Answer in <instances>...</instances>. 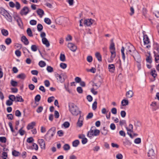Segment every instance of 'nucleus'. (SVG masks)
Instances as JSON below:
<instances>
[{
  "label": "nucleus",
  "mask_w": 159,
  "mask_h": 159,
  "mask_svg": "<svg viewBox=\"0 0 159 159\" xmlns=\"http://www.w3.org/2000/svg\"><path fill=\"white\" fill-rule=\"evenodd\" d=\"M125 49L126 55L129 54L133 57L137 62H139L140 61V56L133 45L130 43L127 44Z\"/></svg>",
  "instance_id": "obj_1"
},
{
  "label": "nucleus",
  "mask_w": 159,
  "mask_h": 159,
  "mask_svg": "<svg viewBox=\"0 0 159 159\" xmlns=\"http://www.w3.org/2000/svg\"><path fill=\"white\" fill-rule=\"evenodd\" d=\"M56 130L55 127H52L50 129L44 136V138L45 140L48 141H50L55 134Z\"/></svg>",
  "instance_id": "obj_2"
},
{
  "label": "nucleus",
  "mask_w": 159,
  "mask_h": 159,
  "mask_svg": "<svg viewBox=\"0 0 159 159\" xmlns=\"http://www.w3.org/2000/svg\"><path fill=\"white\" fill-rule=\"evenodd\" d=\"M69 107L70 111L73 116H76L80 112L77 106L73 103L69 104Z\"/></svg>",
  "instance_id": "obj_3"
},
{
  "label": "nucleus",
  "mask_w": 159,
  "mask_h": 159,
  "mask_svg": "<svg viewBox=\"0 0 159 159\" xmlns=\"http://www.w3.org/2000/svg\"><path fill=\"white\" fill-rule=\"evenodd\" d=\"M100 131L97 129L95 126H92L87 134V136L90 139L94 136H97L99 134Z\"/></svg>",
  "instance_id": "obj_4"
},
{
  "label": "nucleus",
  "mask_w": 159,
  "mask_h": 159,
  "mask_svg": "<svg viewBox=\"0 0 159 159\" xmlns=\"http://www.w3.org/2000/svg\"><path fill=\"white\" fill-rule=\"evenodd\" d=\"M0 13L4 16L8 21L12 22L11 16L7 11L1 7H0Z\"/></svg>",
  "instance_id": "obj_5"
},
{
  "label": "nucleus",
  "mask_w": 159,
  "mask_h": 159,
  "mask_svg": "<svg viewBox=\"0 0 159 159\" xmlns=\"http://www.w3.org/2000/svg\"><path fill=\"white\" fill-rule=\"evenodd\" d=\"M109 48L110 50V52L111 53V59L113 61L116 57V53L115 44L112 41L111 43Z\"/></svg>",
  "instance_id": "obj_6"
},
{
  "label": "nucleus",
  "mask_w": 159,
  "mask_h": 159,
  "mask_svg": "<svg viewBox=\"0 0 159 159\" xmlns=\"http://www.w3.org/2000/svg\"><path fill=\"white\" fill-rule=\"evenodd\" d=\"M143 40L144 45L146 48L149 49L151 47V43L147 35H145L143 36Z\"/></svg>",
  "instance_id": "obj_7"
},
{
  "label": "nucleus",
  "mask_w": 159,
  "mask_h": 159,
  "mask_svg": "<svg viewBox=\"0 0 159 159\" xmlns=\"http://www.w3.org/2000/svg\"><path fill=\"white\" fill-rule=\"evenodd\" d=\"M55 76L57 80L61 83H63L66 78V75L62 74L60 75L57 74L55 75Z\"/></svg>",
  "instance_id": "obj_8"
},
{
  "label": "nucleus",
  "mask_w": 159,
  "mask_h": 159,
  "mask_svg": "<svg viewBox=\"0 0 159 159\" xmlns=\"http://www.w3.org/2000/svg\"><path fill=\"white\" fill-rule=\"evenodd\" d=\"M94 22V20L91 19H88L84 20L83 21V23L85 26H89L93 24Z\"/></svg>",
  "instance_id": "obj_9"
},
{
  "label": "nucleus",
  "mask_w": 159,
  "mask_h": 159,
  "mask_svg": "<svg viewBox=\"0 0 159 159\" xmlns=\"http://www.w3.org/2000/svg\"><path fill=\"white\" fill-rule=\"evenodd\" d=\"M148 156L150 158L149 159H155V154L154 150L152 149H150L148 152Z\"/></svg>",
  "instance_id": "obj_10"
},
{
  "label": "nucleus",
  "mask_w": 159,
  "mask_h": 159,
  "mask_svg": "<svg viewBox=\"0 0 159 159\" xmlns=\"http://www.w3.org/2000/svg\"><path fill=\"white\" fill-rule=\"evenodd\" d=\"M29 12V8L27 7H24L20 11V14L21 15H26Z\"/></svg>",
  "instance_id": "obj_11"
},
{
  "label": "nucleus",
  "mask_w": 159,
  "mask_h": 159,
  "mask_svg": "<svg viewBox=\"0 0 159 159\" xmlns=\"http://www.w3.org/2000/svg\"><path fill=\"white\" fill-rule=\"evenodd\" d=\"M92 86L93 87V88H94L95 89H97L99 88L101 85V80H98V82H93Z\"/></svg>",
  "instance_id": "obj_12"
},
{
  "label": "nucleus",
  "mask_w": 159,
  "mask_h": 159,
  "mask_svg": "<svg viewBox=\"0 0 159 159\" xmlns=\"http://www.w3.org/2000/svg\"><path fill=\"white\" fill-rule=\"evenodd\" d=\"M67 47L70 50L73 52H75L77 49V47L72 43H69Z\"/></svg>",
  "instance_id": "obj_13"
},
{
  "label": "nucleus",
  "mask_w": 159,
  "mask_h": 159,
  "mask_svg": "<svg viewBox=\"0 0 159 159\" xmlns=\"http://www.w3.org/2000/svg\"><path fill=\"white\" fill-rule=\"evenodd\" d=\"M38 141L42 149H45V143L43 139H39Z\"/></svg>",
  "instance_id": "obj_14"
},
{
  "label": "nucleus",
  "mask_w": 159,
  "mask_h": 159,
  "mask_svg": "<svg viewBox=\"0 0 159 159\" xmlns=\"http://www.w3.org/2000/svg\"><path fill=\"white\" fill-rule=\"evenodd\" d=\"M83 118L81 115L79 119L78 122L77 123V125L79 127H81L83 125Z\"/></svg>",
  "instance_id": "obj_15"
},
{
  "label": "nucleus",
  "mask_w": 159,
  "mask_h": 159,
  "mask_svg": "<svg viewBox=\"0 0 159 159\" xmlns=\"http://www.w3.org/2000/svg\"><path fill=\"white\" fill-rule=\"evenodd\" d=\"M108 69L110 72L113 73L115 70V66L114 64H109L108 66Z\"/></svg>",
  "instance_id": "obj_16"
},
{
  "label": "nucleus",
  "mask_w": 159,
  "mask_h": 159,
  "mask_svg": "<svg viewBox=\"0 0 159 159\" xmlns=\"http://www.w3.org/2000/svg\"><path fill=\"white\" fill-rule=\"evenodd\" d=\"M21 40L25 45H28L29 44V41L26 37L25 36H22L21 38Z\"/></svg>",
  "instance_id": "obj_17"
},
{
  "label": "nucleus",
  "mask_w": 159,
  "mask_h": 159,
  "mask_svg": "<svg viewBox=\"0 0 159 159\" xmlns=\"http://www.w3.org/2000/svg\"><path fill=\"white\" fill-rule=\"evenodd\" d=\"M42 42L43 43L45 44L47 47H48L49 46V43L46 38L42 39Z\"/></svg>",
  "instance_id": "obj_18"
},
{
  "label": "nucleus",
  "mask_w": 159,
  "mask_h": 159,
  "mask_svg": "<svg viewBox=\"0 0 159 159\" xmlns=\"http://www.w3.org/2000/svg\"><path fill=\"white\" fill-rule=\"evenodd\" d=\"M134 95V93L132 91L129 90L127 91L126 94V96L128 98H131Z\"/></svg>",
  "instance_id": "obj_19"
},
{
  "label": "nucleus",
  "mask_w": 159,
  "mask_h": 159,
  "mask_svg": "<svg viewBox=\"0 0 159 159\" xmlns=\"http://www.w3.org/2000/svg\"><path fill=\"white\" fill-rule=\"evenodd\" d=\"M35 125V123L34 122H32L31 123L29 124L27 126V128L28 130L32 129L34 126Z\"/></svg>",
  "instance_id": "obj_20"
},
{
  "label": "nucleus",
  "mask_w": 159,
  "mask_h": 159,
  "mask_svg": "<svg viewBox=\"0 0 159 159\" xmlns=\"http://www.w3.org/2000/svg\"><path fill=\"white\" fill-rule=\"evenodd\" d=\"M37 13L39 16L42 17L44 14V12L43 10L41 9H39L37 11Z\"/></svg>",
  "instance_id": "obj_21"
},
{
  "label": "nucleus",
  "mask_w": 159,
  "mask_h": 159,
  "mask_svg": "<svg viewBox=\"0 0 159 159\" xmlns=\"http://www.w3.org/2000/svg\"><path fill=\"white\" fill-rule=\"evenodd\" d=\"M126 129L128 131H130L132 133L133 132V125H132L130 124L129 125L128 127H126Z\"/></svg>",
  "instance_id": "obj_22"
},
{
  "label": "nucleus",
  "mask_w": 159,
  "mask_h": 159,
  "mask_svg": "<svg viewBox=\"0 0 159 159\" xmlns=\"http://www.w3.org/2000/svg\"><path fill=\"white\" fill-rule=\"evenodd\" d=\"M101 132L103 135H106L107 133V130L105 127H103L101 130Z\"/></svg>",
  "instance_id": "obj_23"
},
{
  "label": "nucleus",
  "mask_w": 159,
  "mask_h": 159,
  "mask_svg": "<svg viewBox=\"0 0 159 159\" xmlns=\"http://www.w3.org/2000/svg\"><path fill=\"white\" fill-rule=\"evenodd\" d=\"M122 105L123 106H125L129 104V101L128 100L126 99H123L121 102Z\"/></svg>",
  "instance_id": "obj_24"
},
{
  "label": "nucleus",
  "mask_w": 159,
  "mask_h": 159,
  "mask_svg": "<svg viewBox=\"0 0 159 159\" xmlns=\"http://www.w3.org/2000/svg\"><path fill=\"white\" fill-rule=\"evenodd\" d=\"M124 50H125V48L123 47H122L121 49V52L122 54V58L123 60L124 61L125 59V56L124 53Z\"/></svg>",
  "instance_id": "obj_25"
},
{
  "label": "nucleus",
  "mask_w": 159,
  "mask_h": 159,
  "mask_svg": "<svg viewBox=\"0 0 159 159\" xmlns=\"http://www.w3.org/2000/svg\"><path fill=\"white\" fill-rule=\"evenodd\" d=\"M17 77L22 79H24L26 77V75L24 73H22L17 75Z\"/></svg>",
  "instance_id": "obj_26"
},
{
  "label": "nucleus",
  "mask_w": 159,
  "mask_h": 159,
  "mask_svg": "<svg viewBox=\"0 0 159 159\" xmlns=\"http://www.w3.org/2000/svg\"><path fill=\"white\" fill-rule=\"evenodd\" d=\"M95 56L99 61H102V57L101 55L99 52H96L95 53Z\"/></svg>",
  "instance_id": "obj_27"
},
{
  "label": "nucleus",
  "mask_w": 159,
  "mask_h": 159,
  "mask_svg": "<svg viewBox=\"0 0 159 159\" xmlns=\"http://www.w3.org/2000/svg\"><path fill=\"white\" fill-rule=\"evenodd\" d=\"M80 142L78 140H76L72 142V145L74 147H77L79 144Z\"/></svg>",
  "instance_id": "obj_28"
},
{
  "label": "nucleus",
  "mask_w": 159,
  "mask_h": 159,
  "mask_svg": "<svg viewBox=\"0 0 159 159\" xmlns=\"http://www.w3.org/2000/svg\"><path fill=\"white\" fill-rule=\"evenodd\" d=\"M1 33L4 36H7L8 34V31L4 29H2L1 30Z\"/></svg>",
  "instance_id": "obj_29"
},
{
  "label": "nucleus",
  "mask_w": 159,
  "mask_h": 159,
  "mask_svg": "<svg viewBox=\"0 0 159 159\" xmlns=\"http://www.w3.org/2000/svg\"><path fill=\"white\" fill-rule=\"evenodd\" d=\"M27 34L30 37L33 36V34L31 29L30 28H28L27 30Z\"/></svg>",
  "instance_id": "obj_30"
},
{
  "label": "nucleus",
  "mask_w": 159,
  "mask_h": 159,
  "mask_svg": "<svg viewBox=\"0 0 159 159\" xmlns=\"http://www.w3.org/2000/svg\"><path fill=\"white\" fill-rule=\"evenodd\" d=\"M70 145L67 144H65L63 147V148L65 151H68L70 149Z\"/></svg>",
  "instance_id": "obj_31"
},
{
  "label": "nucleus",
  "mask_w": 159,
  "mask_h": 159,
  "mask_svg": "<svg viewBox=\"0 0 159 159\" xmlns=\"http://www.w3.org/2000/svg\"><path fill=\"white\" fill-rule=\"evenodd\" d=\"M16 102H22L24 101V100L22 99L21 96H16Z\"/></svg>",
  "instance_id": "obj_32"
},
{
  "label": "nucleus",
  "mask_w": 159,
  "mask_h": 159,
  "mask_svg": "<svg viewBox=\"0 0 159 159\" xmlns=\"http://www.w3.org/2000/svg\"><path fill=\"white\" fill-rule=\"evenodd\" d=\"M60 60L62 61H66L65 56L64 54L61 53L60 57Z\"/></svg>",
  "instance_id": "obj_33"
},
{
  "label": "nucleus",
  "mask_w": 159,
  "mask_h": 159,
  "mask_svg": "<svg viewBox=\"0 0 159 159\" xmlns=\"http://www.w3.org/2000/svg\"><path fill=\"white\" fill-rule=\"evenodd\" d=\"M37 30L39 32L41 31L43 29V26L40 24H39L37 25Z\"/></svg>",
  "instance_id": "obj_34"
},
{
  "label": "nucleus",
  "mask_w": 159,
  "mask_h": 159,
  "mask_svg": "<svg viewBox=\"0 0 159 159\" xmlns=\"http://www.w3.org/2000/svg\"><path fill=\"white\" fill-rule=\"evenodd\" d=\"M150 106L152 107L153 111H155L156 110L157 108L156 107L157 106L156 102H152L150 105Z\"/></svg>",
  "instance_id": "obj_35"
},
{
  "label": "nucleus",
  "mask_w": 159,
  "mask_h": 159,
  "mask_svg": "<svg viewBox=\"0 0 159 159\" xmlns=\"http://www.w3.org/2000/svg\"><path fill=\"white\" fill-rule=\"evenodd\" d=\"M9 98L10 100H11L12 102L16 101V97L14 95H9Z\"/></svg>",
  "instance_id": "obj_36"
},
{
  "label": "nucleus",
  "mask_w": 159,
  "mask_h": 159,
  "mask_svg": "<svg viewBox=\"0 0 159 159\" xmlns=\"http://www.w3.org/2000/svg\"><path fill=\"white\" fill-rule=\"evenodd\" d=\"M146 61L151 63L152 62V57L150 56V54H149V56H148L146 59Z\"/></svg>",
  "instance_id": "obj_37"
},
{
  "label": "nucleus",
  "mask_w": 159,
  "mask_h": 159,
  "mask_svg": "<svg viewBox=\"0 0 159 159\" xmlns=\"http://www.w3.org/2000/svg\"><path fill=\"white\" fill-rule=\"evenodd\" d=\"M11 42V40L10 38H8L5 40V43L7 45H9Z\"/></svg>",
  "instance_id": "obj_38"
},
{
  "label": "nucleus",
  "mask_w": 159,
  "mask_h": 159,
  "mask_svg": "<svg viewBox=\"0 0 159 159\" xmlns=\"http://www.w3.org/2000/svg\"><path fill=\"white\" fill-rule=\"evenodd\" d=\"M11 84L12 86L14 87H16L18 85L17 82L16 81H14L12 80L11 81Z\"/></svg>",
  "instance_id": "obj_39"
},
{
  "label": "nucleus",
  "mask_w": 159,
  "mask_h": 159,
  "mask_svg": "<svg viewBox=\"0 0 159 159\" xmlns=\"http://www.w3.org/2000/svg\"><path fill=\"white\" fill-rule=\"evenodd\" d=\"M154 56L155 57V61L157 63L159 62L158 61L159 60V55L155 53V52H154Z\"/></svg>",
  "instance_id": "obj_40"
},
{
  "label": "nucleus",
  "mask_w": 159,
  "mask_h": 159,
  "mask_svg": "<svg viewBox=\"0 0 159 159\" xmlns=\"http://www.w3.org/2000/svg\"><path fill=\"white\" fill-rule=\"evenodd\" d=\"M39 65L41 67H43L45 66L46 63L44 61H41L39 62Z\"/></svg>",
  "instance_id": "obj_41"
},
{
  "label": "nucleus",
  "mask_w": 159,
  "mask_h": 159,
  "mask_svg": "<svg viewBox=\"0 0 159 159\" xmlns=\"http://www.w3.org/2000/svg\"><path fill=\"white\" fill-rule=\"evenodd\" d=\"M151 74L154 78H155L157 75L156 71L155 70H152L151 72Z\"/></svg>",
  "instance_id": "obj_42"
},
{
  "label": "nucleus",
  "mask_w": 159,
  "mask_h": 159,
  "mask_svg": "<svg viewBox=\"0 0 159 159\" xmlns=\"http://www.w3.org/2000/svg\"><path fill=\"white\" fill-rule=\"evenodd\" d=\"M44 22L48 25H50L51 24V20L48 18H45L44 19Z\"/></svg>",
  "instance_id": "obj_43"
},
{
  "label": "nucleus",
  "mask_w": 159,
  "mask_h": 159,
  "mask_svg": "<svg viewBox=\"0 0 159 159\" xmlns=\"http://www.w3.org/2000/svg\"><path fill=\"white\" fill-rule=\"evenodd\" d=\"M20 153L19 152L16 151L14 150L12 152V154L13 156H18L20 155Z\"/></svg>",
  "instance_id": "obj_44"
},
{
  "label": "nucleus",
  "mask_w": 159,
  "mask_h": 159,
  "mask_svg": "<svg viewBox=\"0 0 159 159\" xmlns=\"http://www.w3.org/2000/svg\"><path fill=\"white\" fill-rule=\"evenodd\" d=\"M31 50L34 52H36L37 50V47L35 45H32L31 46Z\"/></svg>",
  "instance_id": "obj_45"
},
{
  "label": "nucleus",
  "mask_w": 159,
  "mask_h": 159,
  "mask_svg": "<svg viewBox=\"0 0 159 159\" xmlns=\"http://www.w3.org/2000/svg\"><path fill=\"white\" fill-rule=\"evenodd\" d=\"M7 154L6 152H3L2 154V157L3 159H7Z\"/></svg>",
  "instance_id": "obj_46"
},
{
  "label": "nucleus",
  "mask_w": 159,
  "mask_h": 159,
  "mask_svg": "<svg viewBox=\"0 0 159 159\" xmlns=\"http://www.w3.org/2000/svg\"><path fill=\"white\" fill-rule=\"evenodd\" d=\"M97 101H95L93 104L92 109L93 110H95L97 107Z\"/></svg>",
  "instance_id": "obj_47"
},
{
  "label": "nucleus",
  "mask_w": 159,
  "mask_h": 159,
  "mask_svg": "<svg viewBox=\"0 0 159 159\" xmlns=\"http://www.w3.org/2000/svg\"><path fill=\"white\" fill-rule=\"evenodd\" d=\"M47 70L49 72H52L53 71V68L50 66H48L47 67Z\"/></svg>",
  "instance_id": "obj_48"
},
{
  "label": "nucleus",
  "mask_w": 159,
  "mask_h": 159,
  "mask_svg": "<svg viewBox=\"0 0 159 159\" xmlns=\"http://www.w3.org/2000/svg\"><path fill=\"white\" fill-rule=\"evenodd\" d=\"M63 125L65 128H68L69 127L70 124L68 122L66 121L63 124Z\"/></svg>",
  "instance_id": "obj_49"
},
{
  "label": "nucleus",
  "mask_w": 159,
  "mask_h": 159,
  "mask_svg": "<svg viewBox=\"0 0 159 159\" xmlns=\"http://www.w3.org/2000/svg\"><path fill=\"white\" fill-rule=\"evenodd\" d=\"M93 116V113L92 112H90L89 113L87 116H86V118L87 119H90Z\"/></svg>",
  "instance_id": "obj_50"
},
{
  "label": "nucleus",
  "mask_w": 159,
  "mask_h": 159,
  "mask_svg": "<svg viewBox=\"0 0 159 159\" xmlns=\"http://www.w3.org/2000/svg\"><path fill=\"white\" fill-rule=\"evenodd\" d=\"M26 141L27 142L30 143L34 141V139L32 137H30L27 138Z\"/></svg>",
  "instance_id": "obj_51"
},
{
  "label": "nucleus",
  "mask_w": 159,
  "mask_h": 159,
  "mask_svg": "<svg viewBox=\"0 0 159 159\" xmlns=\"http://www.w3.org/2000/svg\"><path fill=\"white\" fill-rule=\"evenodd\" d=\"M0 141L2 143H5L6 142V139L4 137H0Z\"/></svg>",
  "instance_id": "obj_52"
},
{
  "label": "nucleus",
  "mask_w": 159,
  "mask_h": 159,
  "mask_svg": "<svg viewBox=\"0 0 159 159\" xmlns=\"http://www.w3.org/2000/svg\"><path fill=\"white\" fill-rule=\"evenodd\" d=\"M19 133L20 135L22 136L25 133V131L22 129V128H21L19 130Z\"/></svg>",
  "instance_id": "obj_53"
},
{
  "label": "nucleus",
  "mask_w": 159,
  "mask_h": 159,
  "mask_svg": "<svg viewBox=\"0 0 159 159\" xmlns=\"http://www.w3.org/2000/svg\"><path fill=\"white\" fill-rule=\"evenodd\" d=\"M60 67L63 69H65L67 67V65L65 63H61L60 64Z\"/></svg>",
  "instance_id": "obj_54"
},
{
  "label": "nucleus",
  "mask_w": 159,
  "mask_h": 159,
  "mask_svg": "<svg viewBox=\"0 0 159 159\" xmlns=\"http://www.w3.org/2000/svg\"><path fill=\"white\" fill-rule=\"evenodd\" d=\"M77 91L79 93H82L83 92L82 88L80 87H78L77 88Z\"/></svg>",
  "instance_id": "obj_55"
},
{
  "label": "nucleus",
  "mask_w": 159,
  "mask_h": 159,
  "mask_svg": "<svg viewBox=\"0 0 159 159\" xmlns=\"http://www.w3.org/2000/svg\"><path fill=\"white\" fill-rule=\"evenodd\" d=\"M41 99V97L40 95L38 94L37 95L35 98V100L36 102H39Z\"/></svg>",
  "instance_id": "obj_56"
},
{
  "label": "nucleus",
  "mask_w": 159,
  "mask_h": 159,
  "mask_svg": "<svg viewBox=\"0 0 159 159\" xmlns=\"http://www.w3.org/2000/svg\"><path fill=\"white\" fill-rule=\"evenodd\" d=\"M30 23L31 25H35L37 24V21L35 20H32L30 21Z\"/></svg>",
  "instance_id": "obj_57"
},
{
  "label": "nucleus",
  "mask_w": 159,
  "mask_h": 159,
  "mask_svg": "<svg viewBox=\"0 0 159 159\" xmlns=\"http://www.w3.org/2000/svg\"><path fill=\"white\" fill-rule=\"evenodd\" d=\"M111 113L114 115H116L117 113V109L115 108L114 107L111 109Z\"/></svg>",
  "instance_id": "obj_58"
},
{
  "label": "nucleus",
  "mask_w": 159,
  "mask_h": 159,
  "mask_svg": "<svg viewBox=\"0 0 159 159\" xmlns=\"http://www.w3.org/2000/svg\"><path fill=\"white\" fill-rule=\"evenodd\" d=\"M15 115L16 116L20 117L21 115V113L19 110H17L15 111Z\"/></svg>",
  "instance_id": "obj_59"
},
{
  "label": "nucleus",
  "mask_w": 159,
  "mask_h": 159,
  "mask_svg": "<svg viewBox=\"0 0 159 159\" xmlns=\"http://www.w3.org/2000/svg\"><path fill=\"white\" fill-rule=\"evenodd\" d=\"M17 10H19L20 7V4L18 2H16L15 4V6Z\"/></svg>",
  "instance_id": "obj_60"
},
{
  "label": "nucleus",
  "mask_w": 159,
  "mask_h": 159,
  "mask_svg": "<svg viewBox=\"0 0 159 159\" xmlns=\"http://www.w3.org/2000/svg\"><path fill=\"white\" fill-rule=\"evenodd\" d=\"M44 84L45 86L47 87H49L50 85L49 81L47 80H45L44 81Z\"/></svg>",
  "instance_id": "obj_61"
},
{
  "label": "nucleus",
  "mask_w": 159,
  "mask_h": 159,
  "mask_svg": "<svg viewBox=\"0 0 159 159\" xmlns=\"http://www.w3.org/2000/svg\"><path fill=\"white\" fill-rule=\"evenodd\" d=\"M43 110V107L42 106H40L38 107L36 110V112L37 113H39L42 112Z\"/></svg>",
  "instance_id": "obj_62"
},
{
  "label": "nucleus",
  "mask_w": 159,
  "mask_h": 159,
  "mask_svg": "<svg viewBox=\"0 0 159 159\" xmlns=\"http://www.w3.org/2000/svg\"><path fill=\"white\" fill-rule=\"evenodd\" d=\"M16 55L17 57H20L21 55V52L19 50H16L15 52Z\"/></svg>",
  "instance_id": "obj_63"
},
{
  "label": "nucleus",
  "mask_w": 159,
  "mask_h": 159,
  "mask_svg": "<svg viewBox=\"0 0 159 159\" xmlns=\"http://www.w3.org/2000/svg\"><path fill=\"white\" fill-rule=\"evenodd\" d=\"M87 60L89 62H91L93 60V58L91 56H89L87 57Z\"/></svg>",
  "instance_id": "obj_64"
}]
</instances>
